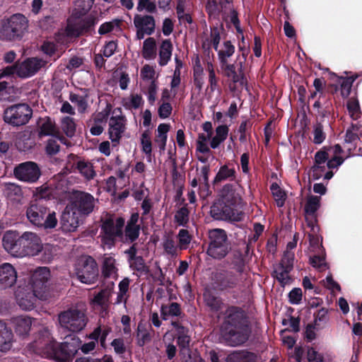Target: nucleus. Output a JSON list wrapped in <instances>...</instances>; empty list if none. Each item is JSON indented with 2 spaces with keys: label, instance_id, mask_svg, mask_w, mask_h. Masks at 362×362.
<instances>
[{
  "label": "nucleus",
  "instance_id": "nucleus-1",
  "mask_svg": "<svg viewBox=\"0 0 362 362\" xmlns=\"http://www.w3.org/2000/svg\"><path fill=\"white\" fill-rule=\"evenodd\" d=\"M65 341L57 344L47 329H44L38 338L30 344V349L43 357L54 358L57 362H71L79 349L88 354L95 348L96 343L91 341L81 344V341L75 335L65 337Z\"/></svg>",
  "mask_w": 362,
  "mask_h": 362
},
{
  "label": "nucleus",
  "instance_id": "nucleus-2",
  "mask_svg": "<svg viewBox=\"0 0 362 362\" xmlns=\"http://www.w3.org/2000/svg\"><path fill=\"white\" fill-rule=\"evenodd\" d=\"M221 333L231 346L244 344L249 338L250 329L247 315L242 310L231 307L225 313Z\"/></svg>",
  "mask_w": 362,
  "mask_h": 362
},
{
  "label": "nucleus",
  "instance_id": "nucleus-3",
  "mask_svg": "<svg viewBox=\"0 0 362 362\" xmlns=\"http://www.w3.org/2000/svg\"><path fill=\"white\" fill-rule=\"evenodd\" d=\"M240 190L231 185H226L221 191V199L218 204H214L211 213L216 218L229 221H239L243 214Z\"/></svg>",
  "mask_w": 362,
  "mask_h": 362
},
{
  "label": "nucleus",
  "instance_id": "nucleus-4",
  "mask_svg": "<svg viewBox=\"0 0 362 362\" xmlns=\"http://www.w3.org/2000/svg\"><path fill=\"white\" fill-rule=\"evenodd\" d=\"M94 0H76L74 9L72 12V18L68 20L66 29L58 33L56 40L61 44L67 42L68 38L78 36L82 30L83 26L78 20L80 16L86 14L92 7Z\"/></svg>",
  "mask_w": 362,
  "mask_h": 362
},
{
  "label": "nucleus",
  "instance_id": "nucleus-5",
  "mask_svg": "<svg viewBox=\"0 0 362 362\" xmlns=\"http://www.w3.org/2000/svg\"><path fill=\"white\" fill-rule=\"evenodd\" d=\"M101 243L104 249H110L117 240H122L124 219L115 216H107L102 220Z\"/></svg>",
  "mask_w": 362,
  "mask_h": 362
},
{
  "label": "nucleus",
  "instance_id": "nucleus-6",
  "mask_svg": "<svg viewBox=\"0 0 362 362\" xmlns=\"http://www.w3.org/2000/svg\"><path fill=\"white\" fill-rule=\"evenodd\" d=\"M28 27L27 18L21 13H16L1 21L0 39L16 40L23 37Z\"/></svg>",
  "mask_w": 362,
  "mask_h": 362
},
{
  "label": "nucleus",
  "instance_id": "nucleus-7",
  "mask_svg": "<svg viewBox=\"0 0 362 362\" xmlns=\"http://www.w3.org/2000/svg\"><path fill=\"white\" fill-rule=\"evenodd\" d=\"M26 216L33 225L44 228H53L57 223L55 212L50 211L44 202H33L27 209Z\"/></svg>",
  "mask_w": 362,
  "mask_h": 362
},
{
  "label": "nucleus",
  "instance_id": "nucleus-8",
  "mask_svg": "<svg viewBox=\"0 0 362 362\" xmlns=\"http://www.w3.org/2000/svg\"><path fill=\"white\" fill-rule=\"evenodd\" d=\"M47 62L38 57L28 58L15 66H9L0 70V78L16 73L21 78H29L35 75Z\"/></svg>",
  "mask_w": 362,
  "mask_h": 362
},
{
  "label": "nucleus",
  "instance_id": "nucleus-9",
  "mask_svg": "<svg viewBox=\"0 0 362 362\" xmlns=\"http://www.w3.org/2000/svg\"><path fill=\"white\" fill-rule=\"evenodd\" d=\"M210 243L207 250L209 256L221 259L230 250L226 233L223 229L216 228L209 231Z\"/></svg>",
  "mask_w": 362,
  "mask_h": 362
},
{
  "label": "nucleus",
  "instance_id": "nucleus-10",
  "mask_svg": "<svg viewBox=\"0 0 362 362\" xmlns=\"http://www.w3.org/2000/svg\"><path fill=\"white\" fill-rule=\"evenodd\" d=\"M76 274L83 284H94L98 278V270L95 259L90 256L81 257L76 264Z\"/></svg>",
  "mask_w": 362,
  "mask_h": 362
},
{
  "label": "nucleus",
  "instance_id": "nucleus-11",
  "mask_svg": "<svg viewBox=\"0 0 362 362\" xmlns=\"http://www.w3.org/2000/svg\"><path fill=\"white\" fill-rule=\"evenodd\" d=\"M16 300L20 308L24 310H31L34 308L37 298L45 300L47 294L34 289L30 285L19 286L15 292Z\"/></svg>",
  "mask_w": 362,
  "mask_h": 362
},
{
  "label": "nucleus",
  "instance_id": "nucleus-12",
  "mask_svg": "<svg viewBox=\"0 0 362 362\" xmlns=\"http://www.w3.org/2000/svg\"><path fill=\"white\" fill-rule=\"evenodd\" d=\"M33 111L26 104L12 105L4 110V121L13 126L26 124L32 116Z\"/></svg>",
  "mask_w": 362,
  "mask_h": 362
},
{
  "label": "nucleus",
  "instance_id": "nucleus-13",
  "mask_svg": "<svg viewBox=\"0 0 362 362\" xmlns=\"http://www.w3.org/2000/svg\"><path fill=\"white\" fill-rule=\"evenodd\" d=\"M59 321L62 328L71 332L81 331L86 325L84 313L78 310H69L61 313Z\"/></svg>",
  "mask_w": 362,
  "mask_h": 362
},
{
  "label": "nucleus",
  "instance_id": "nucleus-14",
  "mask_svg": "<svg viewBox=\"0 0 362 362\" xmlns=\"http://www.w3.org/2000/svg\"><path fill=\"white\" fill-rule=\"evenodd\" d=\"M18 257L37 255L42 250L40 238L32 232H25L20 240Z\"/></svg>",
  "mask_w": 362,
  "mask_h": 362
},
{
  "label": "nucleus",
  "instance_id": "nucleus-15",
  "mask_svg": "<svg viewBox=\"0 0 362 362\" xmlns=\"http://www.w3.org/2000/svg\"><path fill=\"white\" fill-rule=\"evenodd\" d=\"M246 57L247 51L243 50L242 55L238 56L234 63L229 64L228 62L221 63V69L223 75L234 83L240 82V83H243V69Z\"/></svg>",
  "mask_w": 362,
  "mask_h": 362
},
{
  "label": "nucleus",
  "instance_id": "nucleus-16",
  "mask_svg": "<svg viewBox=\"0 0 362 362\" xmlns=\"http://www.w3.org/2000/svg\"><path fill=\"white\" fill-rule=\"evenodd\" d=\"M81 215H88L91 213L95 206L94 197L86 192H76L72 197V201L69 204Z\"/></svg>",
  "mask_w": 362,
  "mask_h": 362
},
{
  "label": "nucleus",
  "instance_id": "nucleus-17",
  "mask_svg": "<svg viewBox=\"0 0 362 362\" xmlns=\"http://www.w3.org/2000/svg\"><path fill=\"white\" fill-rule=\"evenodd\" d=\"M14 175L20 180L35 182L40 176V170L35 163L25 162L15 168Z\"/></svg>",
  "mask_w": 362,
  "mask_h": 362
},
{
  "label": "nucleus",
  "instance_id": "nucleus-18",
  "mask_svg": "<svg viewBox=\"0 0 362 362\" xmlns=\"http://www.w3.org/2000/svg\"><path fill=\"white\" fill-rule=\"evenodd\" d=\"M332 169L327 165L325 154L317 152L315 156V165L310 171V176L314 180H318L322 177L326 180H329L333 176V173L330 170Z\"/></svg>",
  "mask_w": 362,
  "mask_h": 362
},
{
  "label": "nucleus",
  "instance_id": "nucleus-19",
  "mask_svg": "<svg viewBox=\"0 0 362 362\" xmlns=\"http://www.w3.org/2000/svg\"><path fill=\"white\" fill-rule=\"evenodd\" d=\"M125 129V122L119 110H115L109 121V134L112 142L117 144Z\"/></svg>",
  "mask_w": 362,
  "mask_h": 362
},
{
  "label": "nucleus",
  "instance_id": "nucleus-20",
  "mask_svg": "<svg viewBox=\"0 0 362 362\" xmlns=\"http://www.w3.org/2000/svg\"><path fill=\"white\" fill-rule=\"evenodd\" d=\"M134 24L136 28V38L141 40L146 35H151L155 30V21L151 16L136 15Z\"/></svg>",
  "mask_w": 362,
  "mask_h": 362
},
{
  "label": "nucleus",
  "instance_id": "nucleus-21",
  "mask_svg": "<svg viewBox=\"0 0 362 362\" xmlns=\"http://www.w3.org/2000/svg\"><path fill=\"white\" fill-rule=\"evenodd\" d=\"M81 216L73 206L67 205L61 218L63 230L67 232L75 230L79 226Z\"/></svg>",
  "mask_w": 362,
  "mask_h": 362
},
{
  "label": "nucleus",
  "instance_id": "nucleus-22",
  "mask_svg": "<svg viewBox=\"0 0 362 362\" xmlns=\"http://www.w3.org/2000/svg\"><path fill=\"white\" fill-rule=\"evenodd\" d=\"M21 239V235L16 231H6L2 238L3 247L12 256L18 257Z\"/></svg>",
  "mask_w": 362,
  "mask_h": 362
},
{
  "label": "nucleus",
  "instance_id": "nucleus-23",
  "mask_svg": "<svg viewBox=\"0 0 362 362\" xmlns=\"http://www.w3.org/2000/svg\"><path fill=\"white\" fill-rule=\"evenodd\" d=\"M293 260V254L291 252L286 251L282 259V263L286 264V267L282 265L278 266L275 270L274 274L276 279L283 285L288 284L290 281L288 272L292 267Z\"/></svg>",
  "mask_w": 362,
  "mask_h": 362
},
{
  "label": "nucleus",
  "instance_id": "nucleus-24",
  "mask_svg": "<svg viewBox=\"0 0 362 362\" xmlns=\"http://www.w3.org/2000/svg\"><path fill=\"white\" fill-rule=\"evenodd\" d=\"M319 152L325 154L327 165L330 168H337L344 161V158L342 157L343 150L339 144L328 148L325 147Z\"/></svg>",
  "mask_w": 362,
  "mask_h": 362
},
{
  "label": "nucleus",
  "instance_id": "nucleus-25",
  "mask_svg": "<svg viewBox=\"0 0 362 362\" xmlns=\"http://www.w3.org/2000/svg\"><path fill=\"white\" fill-rule=\"evenodd\" d=\"M17 272L15 268L9 263L0 265V287L7 288L11 287L16 282Z\"/></svg>",
  "mask_w": 362,
  "mask_h": 362
},
{
  "label": "nucleus",
  "instance_id": "nucleus-26",
  "mask_svg": "<svg viewBox=\"0 0 362 362\" xmlns=\"http://www.w3.org/2000/svg\"><path fill=\"white\" fill-rule=\"evenodd\" d=\"M50 278V272L47 267H39L35 270L32 275V285H30L34 289L40 291L44 294L46 293L45 284Z\"/></svg>",
  "mask_w": 362,
  "mask_h": 362
},
{
  "label": "nucleus",
  "instance_id": "nucleus-27",
  "mask_svg": "<svg viewBox=\"0 0 362 362\" xmlns=\"http://www.w3.org/2000/svg\"><path fill=\"white\" fill-rule=\"evenodd\" d=\"M160 315L164 320L173 317L182 318L183 316L180 305L177 303L162 305Z\"/></svg>",
  "mask_w": 362,
  "mask_h": 362
},
{
  "label": "nucleus",
  "instance_id": "nucleus-28",
  "mask_svg": "<svg viewBox=\"0 0 362 362\" xmlns=\"http://www.w3.org/2000/svg\"><path fill=\"white\" fill-rule=\"evenodd\" d=\"M228 362H260V358L254 353L239 351L230 354L227 357Z\"/></svg>",
  "mask_w": 362,
  "mask_h": 362
},
{
  "label": "nucleus",
  "instance_id": "nucleus-29",
  "mask_svg": "<svg viewBox=\"0 0 362 362\" xmlns=\"http://www.w3.org/2000/svg\"><path fill=\"white\" fill-rule=\"evenodd\" d=\"M16 332L20 336L26 335L32 325L31 319L28 316H18L12 320Z\"/></svg>",
  "mask_w": 362,
  "mask_h": 362
},
{
  "label": "nucleus",
  "instance_id": "nucleus-30",
  "mask_svg": "<svg viewBox=\"0 0 362 362\" xmlns=\"http://www.w3.org/2000/svg\"><path fill=\"white\" fill-rule=\"evenodd\" d=\"M13 334L5 323L0 321V351H6L11 347Z\"/></svg>",
  "mask_w": 362,
  "mask_h": 362
},
{
  "label": "nucleus",
  "instance_id": "nucleus-31",
  "mask_svg": "<svg viewBox=\"0 0 362 362\" xmlns=\"http://www.w3.org/2000/svg\"><path fill=\"white\" fill-rule=\"evenodd\" d=\"M173 51V45L169 40H165L162 42L159 49L160 66H165L168 64L171 58Z\"/></svg>",
  "mask_w": 362,
  "mask_h": 362
},
{
  "label": "nucleus",
  "instance_id": "nucleus-32",
  "mask_svg": "<svg viewBox=\"0 0 362 362\" xmlns=\"http://www.w3.org/2000/svg\"><path fill=\"white\" fill-rule=\"evenodd\" d=\"M153 329H147L145 325L139 324L136 334V342L139 346H143L151 340Z\"/></svg>",
  "mask_w": 362,
  "mask_h": 362
},
{
  "label": "nucleus",
  "instance_id": "nucleus-33",
  "mask_svg": "<svg viewBox=\"0 0 362 362\" xmlns=\"http://www.w3.org/2000/svg\"><path fill=\"white\" fill-rule=\"evenodd\" d=\"M228 134V128L226 125H220L216 129V135L211 138L210 146L212 148H216L224 141Z\"/></svg>",
  "mask_w": 362,
  "mask_h": 362
},
{
  "label": "nucleus",
  "instance_id": "nucleus-34",
  "mask_svg": "<svg viewBox=\"0 0 362 362\" xmlns=\"http://www.w3.org/2000/svg\"><path fill=\"white\" fill-rule=\"evenodd\" d=\"M103 274L105 277L117 278V269L115 266V259L112 257H105L104 258Z\"/></svg>",
  "mask_w": 362,
  "mask_h": 362
},
{
  "label": "nucleus",
  "instance_id": "nucleus-35",
  "mask_svg": "<svg viewBox=\"0 0 362 362\" xmlns=\"http://www.w3.org/2000/svg\"><path fill=\"white\" fill-rule=\"evenodd\" d=\"M142 55L146 59H153L156 55V40L153 37L147 38L143 45Z\"/></svg>",
  "mask_w": 362,
  "mask_h": 362
},
{
  "label": "nucleus",
  "instance_id": "nucleus-36",
  "mask_svg": "<svg viewBox=\"0 0 362 362\" xmlns=\"http://www.w3.org/2000/svg\"><path fill=\"white\" fill-rule=\"evenodd\" d=\"M76 168H77L78 171L86 180H91L95 175V172L93 169V166L89 162H86L84 160H79L76 163Z\"/></svg>",
  "mask_w": 362,
  "mask_h": 362
},
{
  "label": "nucleus",
  "instance_id": "nucleus-37",
  "mask_svg": "<svg viewBox=\"0 0 362 362\" xmlns=\"http://www.w3.org/2000/svg\"><path fill=\"white\" fill-rule=\"evenodd\" d=\"M170 129V127L166 124H160L158 127L157 135L156 137V143L158 144L161 151H164L167 141V133Z\"/></svg>",
  "mask_w": 362,
  "mask_h": 362
},
{
  "label": "nucleus",
  "instance_id": "nucleus-38",
  "mask_svg": "<svg viewBox=\"0 0 362 362\" xmlns=\"http://www.w3.org/2000/svg\"><path fill=\"white\" fill-rule=\"evenodd\" d=\"M175 339V336L173 333L170 332H167L163 336V342L165 346V353L169 359H172L177 353V348L173 344Z\"/></svg>",
  "mask_w": 362,
  "mask_h": 362
},
{
  "label": "nucleus",
  "instance_id": "nucleus-39",
  "mask_svg": "<svg viewBox=\"0 0 362 362\" xmlns=\"http://www.w3.org/2000/svg\"><path fill=\"white\" fill-rule=\"evenodd\" d=\"M40 135L45 136H56L57 130L53 121L49 118H44L40 123Z\"/></svg>",
  "mask_w": 362,
  "mask_h": 362
},
{
  "label": "nucleus",
  "instance_id": "nucleus-40",
  "mask_svg": "<svg viewBox=\"0 0 362 362\" xmlns=\"http://www.w3.org/2000/svg\"><path fill=\"white\" fill-rule=\"evenodd\" d=\"M193 77L195 87L199 91L202 90L204 84V74L198 58L197 59L196 65L194 67Z\"/></svg>",
  "mask_w": 362,
  "mask_h": 362
},
{
  "label": "nucleus",
  "instance_id": "nucleus-41",
  "mask_svg": "<svg viewBox=\"0 0 362 362\" xmlns=\"http://www.w3.org/2000/svg\"><path fill=\"white\" fill-rule=\"evenodd\" d=\"M218 54L220 64L228 62V58L231 57L235 52V47L230 41L224 42L221 49L216 50Z\"/></svg>",
  "mask_w": 362,
  "mask_h": 362
},
{
  "label": "nucleus",
  "instance_id": "nucleus-42",
  "mask_svg": "<svg viewBox=\"0 0 362 362\" xmlns=\"http://www.w3.org/2000/svg\"><path fill=\"white\" fill-rule=\"evenodd\" d=\"M122 104L127 109H137L143 104V99L138 94H132L122 99Z\"/></svg>",
  "mask_w": 362,
  "mask_h": 362
},
{
  "label": "nucleus",
  "instance_id": "nucleus-43",
  "mask_svg": "<svg viewBox=\"0 0 362 362\" xmlns=\"http://www.w3.org/2000/svg\"><path fill=\"white\" fill-rule=\"evenodd\" d=\"M211 138V135L209 134L201 133L198 136L197 141V151L200 153H209L210 148L209 141Z\"/></svg>",
  "mask_w": 362,
  "mask_h": 362
},
{
  "label": "nucleus",
  "instance_id": "nucleus-44",
  "mask_svg": "<svg viewBox=\"0 0 362 362\" xmlns=\"http://www.w3.org/2000/svg\"><path fill=\"white\" fill-rule=\"evenodd\" d=\"M235 170L233 168H229L228 165H223L220 168L216 175L215 181L221 182L226 180H233L235 179Z\"/></svg>",
  "mask_w": 362,
  "mask_h": 362
},
{
  "label": "nucleus",
  "instance_id": "nucleus-45",
  "mask_svg": "<svg viewBox=\"0 0 362 362\" xmlns=\"http://www.w3.org/2000/svg\"><path fill=\"white\" fill-rule=\"evenodd\" d=\"M141 77L144 81L151 83L157 81L158 74L153 66L146 64L141 69Z\"/></svg>",
  "mask_w": 362,
  "mask_h": 362
},
{
  "label": "nucleus",
  "instance_id": "nucleus-46",
  "mask_svg": "<svg viewBox=\"0 0 362 362\" xmlns=\"http://www.w3.org/2000/svg\"><path fill=\"white\" fill-rule=\"evenodd\" d=\"M61 128L67 136L72 137L76 132L74 119L69 117H63L61 121Z\"/></svg>",
  "mask_w": 362,
  "mask_h": 362
},
{
  "label": "nucleus",
  "instance_id": "nucleus-47",
  "mask_svg": "<svg viewBox=\"0 0 362 362\" xmlns=\"http://www.w3.org/2000/svg\"><path fill=\"white\" fill-rule=\"evenodd\" d=\"M163 249L168 255L175 256L177 255L180 247L174 239L170 236H166L163 241Z\"/></svg>",
  "mask_w": 362,
  "mask_h": 362
},
{
  "label": "nucleus",
  "instance_id": "nucleus-48",
  "mask_svg": "<svg viewBox=\"0 0 362 362\" xmlns=\"http://www.w3.org/2000/svg\"><path fill=\"white\" fill-rule=\"evenodd\" d=\"M270 189L272 191V195L274 197V199L275 200V202H276L277 206L278 207L283 206L284 204V202H285V199H286L285 192L276 183H273L271 185Z\"/></svg>",
  "mask_w": 362,
  "mask_h": 362
},
{
  "label": "nucleus",
  "instance_id": "nucleus-49",
  "mask_svg": "<svg viewBox=\"0 0 362 362\" xmlns=\"http://www.w3.org/2000/svg\"><path fill=\"white\" fill-rule=\"evenodd\" d=\"M69 100L76 106L78 111L80 113H83L86 112L88 107V101L86 97L71 93L70 94Z\"/></svg>",
  "mask_w": 362,
  "mask_h": 362
},
{
  "label": "nucleus",
  "instance_id": "nucleus-50",
  "mask_svg": "<svg viewBox=\"0 0 362 362\" xmlns=\"http://www.w3.org/2000/svg\"><path fill=\"white\" fill-rule=\"evenodd\" d=\"M139 234V227L134 223H128L125 228V235L122 241H134Z\"/></svg>",
  "mask_w": 362,
  "mask_h": 362
},
{
  "label": "nucleus",
  "instance_id": "nucleus-51",
  "mask_svg": "<svg viewBox=\"0 0 362 362\" xmlns=\"http://www.w3.org/2000/svg\"><path fill=\"white\" fill-rule=\"evenodd\" d=\"M178 246L180 250H186L189 247V245L192 240V236L189 235L188 230L185 229L180 230L177 235Z\"/></svg>",
  "mask_w": 362,
  "mask_h": 362
},
{
  "label": "nucleus",
  "instance_id": "nucleus-52",
  "mask_svg": "<svg viewBox=\"0 0 362 362\" xmlns=\"http://www.w3.org/2000/svg\"><path fill=\"white\" fill-rule=\"evenodd\" d=\"M320 198L317 196H310L307 201L305 206V212L308 215L313 216L320 207Z\"/></svg>",
  "mask_w": 362,
  "mask_h": 362
},
{
  "label": "nucleus",
  "instance_id": "nucleus-53",
  "mask_svg": "<svg viewBox=\"0 0 362 362\" xmlns=\"http://www.w3.org/2000/svg\"><path fill=\"white\" fill-rule=\"evenodd\" d=\"M204 300L207 306H209L213 311L217 312L222 308L223 303L221 300L209 293H204Z\"/></svg>",
  "mask_w": 362,
  "mask_h": 362
},
{
  "label": "nucleus",
  "instance_id": "nucleus-54",
  "mask_svg": "<svg viewBox=\"0 0 362 362\" xmlns=\"http://www.w3.org/2000/svg\"><path fill=\"white\" fill-rule=\"evenodd\" d=\"M308 225L310 228V231L308 233L310 243L313 246H317L320 243V238L317 236L319 228L315 225L313 218L308 221Z\"/></svg>",
  "mask_w": 362,
  "mask_h": 362
},
{
  "label": "nucleus",
  "instance_id": "nucleus-55",
  "mask_svg": "<svg viewBox=\"0 0 362 362\" xmlns=\"http://www.w3.org/2000/svg\"><path fill=\"white\" fill-rule=\"evenodd\" d=\"M347 109L350 117L356 120L361 117V112L358 101L356 99L351 98L347 103Z\"/></svg>",
  "mask_w": 362,
  "mask_h": 362
},
{
  "label": "nucleus",
  "instance_id": "nucleus-56",
  "mask_svg": "<svg viewBox=\"0 0 362 362\" xmlns=\"http://www.w3.org/2000/svg\"><path fill=\"white\" fill-rule=\"evenodd\" d=\"M109 300V292L107 291H102L99 292L93 300L95 305H99L103 310H106L107 302Z\"/></svg>",
  "mask_w": 362,
  "mask_h": 362
},
{
  "label": "nucleus",
  "instance_id": "nucleus-57",
  "mask_svg": "<svg viewBox=\"0 0 362 362\" xmlns=\"http://www.w3.org/2000/svg\"><path fill=\"white\" fill-rule=\"evenodd\" d=\"M175 220L179 226H185L189 221L188 209L183 206L177 210L175 215Z\"/></svg>",
  "mask_w": 362,
  "mask_h": 362
},
{
  "label": "nucleus",
  "instance_id": "nucleus-58",
  "mask_svg": "<svg viewBox=\"0 0 362 362\" xmlns=\"http://www.w3.org/2000/svg\"><path fill=\"white\" fill-rule=\"evenodd\" d=\"M136 8L139 11L153 13L156 10V0H139Z\"/></svg>",
  "mask_w": 362,
  "mask_h": 362
},
{
  "label": "nucleus",
  "instance_id": "nucleus-59",
  "mask_svg": "<svg viewBox=\"0 0 362 362\" xmlns=\"http://www.w3.org/2000/svg\"><path fill=\"white\" fill-rule=\"evenodd\" d=\"M129 264L133 269L139 272L141 274L146 273L148 271L144 260L141 257H134L132 260H129Z\"/></svg>",
  "mask_w": 362,
  "mask_h": 362
},
{
  "label": "nucleus",
  "instance_id": "nucleus-60",
  "mask_svg": "<svg viewBox=\"0 0 362 362\" xmlns=\"http://www.w3.org/2000/svg\"><path fill=\"white\" fill-rule=\"evenodd\" d=\"M141 144L142 151L146 154H149L152 151V144L150 133L148 131L143 132L141 137Z\"/></svg>",
  "mask_w": 362,
  "mask_h": 362
},
{
  "label": "nucleus",
  "instance_id": "nucleus-61",
  "mask_svg": "<svg viewBox=\"0 0 362 362\" xmlns=\"http://www.w3.org/2000/svg\"><path fill=\"white\" fill-rule=\"evenodd\" d=\"M129 280L126 278L121 281L119 284V292L117 296V303H120L125 300V295L129 289Z\"/></svg>",
  "mask_w": 362,
  "mask_h": 362
},
{
  "label": "nucleus",
  "instance_id": "nucleus-62",
  "mask_svg": "<svg viewBox=\"0 0 362 362\" xmlns=\"http://www.w3.org/2000/svg\"><path fill=\"white\" fill-rule=\"evenodd\" d=\"M51 194V189L46 187L42 186L36 189L34 196L35 200L34 202H43V199H49Z\"/></svg>",
  "mask_w": 362,
  "mask_h": 362
},
{
  "label": "nucleus",
  "instance_id": "nucleus-63",
  "mask_svg": "<svg viewBox=\"0 0 362 362\" xmlns=\"http://www.w3.org/2000/svg\"><path fill=\"white\" fill-rule=\"evenodd\" d=\"M325 137L322 125L320 124H316L313 129V142L316 144H320L324 141Z\"/></svg>",
  "mask_w": 362,
  "mask_h": 362
},
{
  "label": "nucleus",
  "instance_id": "nucleus-64",
  "mask_svg": "<svg viewBox=\"0 0 362 362\" xmlns=\"http://www.w3.org/2000/svg\"><path fill=\"white\" fill-rule=\"evenodd\" d=\"M119 21L118 20H114L110 22H106L102 24L98 30L100 35L107 34L112 31L115 28L119 27Z\"/></svg>",
  "mask_w": 362,
  "mask_h": 362
}]
</instances>
